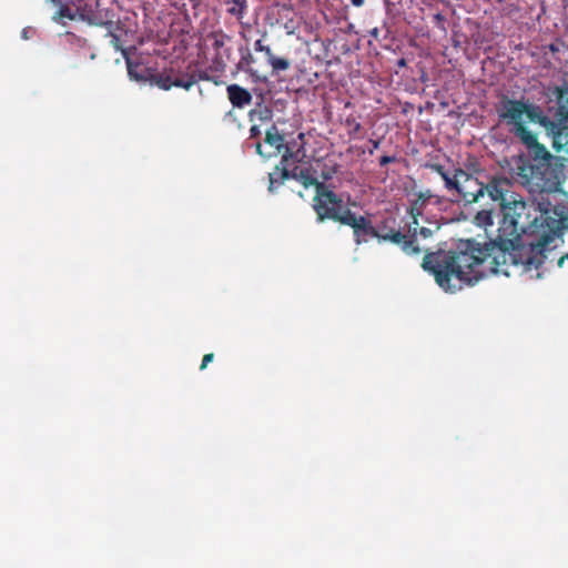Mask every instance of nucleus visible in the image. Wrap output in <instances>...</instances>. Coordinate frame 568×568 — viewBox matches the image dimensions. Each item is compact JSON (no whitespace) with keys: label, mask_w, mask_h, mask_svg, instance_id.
<instances>
[{"label":"nucleus","mask_w":568,"mask_h":568,"mask_svg":"<svg viewBox=\"0 0 568 568\" xmlns=\"http://www.w3.org/2000/svg\"><path fill=\"white\" fill-rule=\"evenodd\" d=\"M507 186L498 199L503 219L495 239L481 246L475 240L462 241L455 250L427 251L422 268L430 274L446 293H456L475 285L485 275L484 264L495 275L510 276L511 268L521 272L538 270L547 258L551 237L545 234L537 243H518L524 233L540 230L555 232L560 227L557 211L548 199L525 201Z\"/></svg>","instance_id":"f257e3e1"},{"label":"nucleus","mask_w":568,"mask_h":568,"mask_svg":"<svg viewBox=\"0 0 568 568\" xmlns=\"http://www.w3.org/2000/svg\"><path fill=\"white\" fill-rule=\"evenodd\" d=\"M558 91L560 105L556 113V120L547 116L539 105L524 99H511L505 94L501 95L496 111L499 121L509 126V131L518 139L531 132L527 128L529 122L544 126L552 139L554 150L556 152L565 150L568 160V105L561 104L562 89Z\"/></svg>","instance_id":"f03ea898"},{"label":"nucleus","mask_w":568,"mask_h":568,"mask_svg":"<svg viewBox=\"0 0 568 568\" xmlns=\"http://www.w3.org/2000/svg\"><path fill=\"white\" fill-rule=\"evenodd\" d=\"M318 142L312 132L300 133V144L295 155L283 154L281 162L274 171L268 173V191L274 192L290 178L302 185L298 195L303 200H311L312 207L320 221V165Z\"/></svg>","instance_id":"7ed1b4c3"},{"label":"nucleus","mask_w":568,"mask_h":568,"mask_svg":"<svg viewBox=\"0 0 568 568\" xmlns=\"http://www.w3.org/2000/svg\"><path fill=\"white\" fill-rule=\"evenodd\" d=\"M507 186H510V181L505 176L494 175L487 182H483L463 170L459 171L458 189L455 196H458L466 204L479 203L485 196L496 202L503 197L504 190Z\"/></svg>","instance_id":"20e7f679"},{"label":"nucleus","mask_w":568,"mask_h":568,"mask_svg":"<svg viewBox=\"0 0 568 568\" xmlns=\"http://www.w3.org/2000/svg\"><path fill=\"white\" fill-rule=\"evenodd\" d=\"M341 179L322 171V222L332 220L343 224L354 212L348 207L349 195L337 194Z\"/></svg>","instance_id":"39448f33"},{"label":"nucleus","mask_w":568,"mask_h":568,"mask_svg":"<svg viewBox=\"0 0 568 568\" xmlns=\"http://www.w3.org/2000/svg\"><path fill=\"white\" fill-rule=\"evenodd\" d=\"M375 232L376 239L398 245L406 255L414 256L423 252V248L416 244L417 227L408 225L407 231L403 232L395 227L394 219H386L376 227Z\"/></svg>","instance_id":"423d86ee"},{"label":"nucleus","mask_w":568,"mask_h":568,"mask_svg":"<svg viewBox=\"0 0 568 568\" xmlns=\"http://www.w3.org/2000/svg\"><path fill=\"white\" fill-rule=\"evenodd\" d=\"M560 156H556V161L540 163L539 165H531V173L534 179L537 181L536 185L540 189V192L551 193L559 190L561 184V175L565 169V162L567 154L562 150Z\"/></svg>","instance_id":"0eeeda50"},{"label":"nucleus","mask_w":568,"mask_h":568,"mask_svg":"<svg viewBox=\"0 0 568 568\" xmlns=\"http://www.w3.org/2000/svg\"><path fill=\"white\" fill-rule=\"evenodd\" d=\"M300 144V135L297 140L288 143L285 141L284 134H282L277 126L273 124L267 129L265 133L264 142L256 143V152L264 159H271L280 154H293L297 152Z\"/></svg>","instance_id":"6e6552de"},{"label":"nucleus","mask_w":568,"mask_h":568,"mask_svg":"<svg viewBox=\"0 0 568 568\" xmlns=\"http://www.w3.org/2000/svg\"><path fill=\"white\" fill-rule=\"evenodd\" d=\"M148 79L152 85H156L164 91L170 90L172 87L190 90L197 82L194 73H185L173 68L164 69L162 72L150 73Z\"/></svg>","instance_id":"1a4fd4ad"},{"label":"nucleus","mask_w":568,"mask_h":568,"mask_svg":"<svg viewBox=\"0 0 568 568\" xmlns=\"http://www.w3.org/2000/svg\"><path fill=\"white\" fill-rule=\"evenodd\" d=\"M78 19L91 26H111L108 22V13L99 10V0H70Z\"/></svg>","instance_id":"9d476101"},{"label":"nucleus","mask_w":568,"mask_h":568,"mask_svg":"<svg viewBox=\"0 0 568 568\" xmlns=\"http://www.w3.org/2000/svg\"><path fill=\"white\" fill-rule=\"evenodd\" d=\"M519 141L526 146L528 154L534 162L532 165L556 161V156H554L544 144L539 143L537 134L534 132L523 135L519 138Z\"/></svg>","instance_id":"9b49d317"},{"label":"nucleus","mask_w":568,"mask_h":568,"mask_svg":"<svg viewBox=\"0 0 568 568\" xmlns=\"http://www.w3.org/2000/svg\"><path fill=\"white\" fill-rule=\"evenodd\" d=\"M343 225L351 226L353 229L355 242L358 245L367 242L369 237H375L376 235V227L373 226L369 219L363 215L357 216L353 213L349 219L345 220Z\"/></svg>","instance_id":"f8f14e48"},{"label":"nucleus","mask_w":568,"mask_h":568,"mask_svg":"<svg viewBox=\"0 0 568 568\" xmlns=\"http://www.w3.org/2000/svg\"><path fill=\"white\" fill-rule=\"evenodd\" d=\"M298 79L307 83H313L320 77L318 57L307 54L298 64Z\"/></svg>","instance_id":"ddd939ff"},{"label":"nucleus","mask_w":568,"mask_h":568,"mask_svg":"<svg viewBox=\"0 0 568 568\" xmlns=\"http://www.w3.org/2000/svg\"><path fill=\"white\" fill-rule=\"evenodd\" d=\"M227 97L233 106L235 108H244L252 102V94L248 90L242 88L239 84H230L226 88Z\"/></svg>","instance_id":"4468645a"},{"label":"nucleus","mask_w":568,"mask_h":568,"mask_svg":"<svg viewBox=\"0 0 568 568\" xmlns=\"http://www.w3.org/2000/svg\"><path fill=\"white\" fill-rule=\"evenodd\" d=\"M432 196L433 194L430 193V191L419 192L417 194V197L414 201H412L410 206L408 209V213L412 216V222L409 223L412 227H417L418 216L423 214L424 207Z\"/></svg>","instance_id":"2eb2a0df"},{"label":"nucleus","mask_w":568,"mask_h":568,"mask_svg":"<svg viewBox=\"0 0 568 568\" xmlns=\"http://www.w3.org/2000/svg\"><path fill=\"white\" fill-rule=\"evenodd\" d=\"M325 74L329 79L332 88L337 87L344 80V67L339 59L325 63Z\"/></svg>","instance_id":"dca6fc26"},{"label":"nucleus","mask_w":568,"mask_h":568,"mask_svg":"<svg viewBox=\"0 0 568 568\" xmlns=\"http://www.w3.org/2000/svg\"><path fill=\"white\" fill-rule=\"evenodd\" d=\"M459 171H463V169L456 168L453 171L447 172L444 176H442L445 189L447 190L448 193H452L454 196L456 190L458 189Z\"/></svg>","instance_id":"f3484780"},{"label":"nucleus","mask_w":568,"mask_h":568,"mask_svg":"<svg viewBox=\"0 0 568 568\" xmlns=\"http://www.w3.org/2000/svg\"><path fill=\"white\" fill-rule=\"evenodd\" d=\"M229 6L227 13L235 17L241 21L247 11V0H230L226 2Z\"/></svg>","instance_id":"a211bd4d"},{"label":"nucleus","mask_w":568,"mask_h":568,"mask_svg":"<svg viewBox=\"0 0 568 568\" xmlns=\"http://www.w3.org/2000/svg\"><path fill=\"white\" fill-rule=\"evenodd\" d=\"M475 223L480 227L487 229V226H493V211L491 210H481L475 215Z\"/></svg>","instance_id":"6ab92c4d"},{"label":"nucleus","mask_w":568,"mask_h":568,"mask_svg":"<svg viewBox=\"0 0 568 568\" xmlns=\"http://www.w3.org/2000/svg\"><path fill=\"white\" fill-rule=\"evenodd\" d=\"M268 64L272 68V72L278 74L280 72H284L290 69L291 61L286 58L275 55Z\"/></svg>","instance_id":"aec40b11"},{"label":"nucleus","mask_w":568,"mask_h":568,"mask_svg":"<svg viewBox=\"0 0 568 568\" xmlns=\"http://www.w3.org/2000/svg\"><path fill=\"white\" fill-rule=\"evenodd\" d=\"M108 22L111 26H103V27L108 29L106 36L111 38V41H110L111 45L115 50H121V39H120V37L114 31V22L111 19H108Z\"/></svg>","instance_id":"412c9836"},{"label":"nucleus","mask_w":568,"mask_h":568,"mask_svg":"<svg viewBox=\"0 0 568 568\" xmlns=\"http://www.w3.org/2000/svg\"><path fill=\"white\" fill-rule=\"evenodd\" d=\"M68 19V20H75L78 19V16L75 13L74 10H72L70 8L69 4H61L58 12H57V17L54 19Z\"/></svg>","instance_id":"4be33fe9"},{"label":"nucleus","mask_w":568,"mask_h":568,"mask_svg":"<svg viewBox=\"0 0 568 568\" xmlns=\"http://www.w3.org/2000/svg\"><path fill=\"white\" fill-rule=\"evenodd\" d=\"M325 7L326 9H329V7H332L336 12V14L333 16V18H337L338 16L344 14L346 4L344 3L343 0H327Z\"/></svg>","instance_id":"5701e85b"},{"label":"nucleus","mask_w":568,"mask_h":568,"mask_svg":"<svg viewBox=\"0 0 568 568\" xmlns=\"http://www.w3.org/2000/svg\"><path fill=\"white\" fill-rule=\"evenodd\" d=\"M427 168L436 172L440 178L444 176L447 172H449L442 164L438 163L428 164Z\"/></svg>","instance_id":"b1692460"},{"label":"nucleus","mask_w":568,"mask_h":568,"mask_svg":"<svg viewBox=\"0 0 568 568\" xmlns=\"http://www.w3.org/2000/svg\"><path fill=\"white\" fill-rule=\"evenodd\" d=\"M417 235H420L424 239H427L432 235V230L427 229V227H424V226H420L417 224V232H416V236ZM416 244L418 245V243L416 242Z\"/></svg>","instance_id":"393cba45"},{"label":"nucleus","mask_w":568,"mask_h":568,"mask_svg":"<svg viewBox=\"0 0 568 568\" xmlns=\"http://www.w3.org/2000/svg\"><path fill=\"white\" fill-rule=\"evenodd\" d=\"M214 359V354L213 353H209V354H205L202 358V363L200 365V369L203 371L206 368V366L209 365V363H211L212 361Z\"/></svg>","instance_id":"a878e982"},{"label":"nucleus","mask_w":568,"mask_h":568,"mask_svg":"<svg viewBox=\"0 0 568 568\" xmlns=\"http://www.w3.org/2000/svg\"><path fill=\"white\" fill-rule=\"evenodd\" d=\"M395 161H396V158H395V156H390V155H383V156H381V159H379V165H381V166H385V165H387V164H389V163H393V162H395Z\"/></svg>","instance_id":"bb28decb"},{"label":"nucleus","mask_w":568,"mask_h":568,"mask_svg":"<svg viewBox=\"0 0 568 568\" xmlns=\"http://www.w3.org/2000/svg\"><path fill=\"white\" fill-rule=\"evenodd\" d=\"M261 135V129L258 125H252L250 129V138L256 139Z\"/></svg>","instance_id":"cd10ccee"},{"label":"nucleus","mask_w":568,"mask_h":568,"mask_svg":"<svg viewBox=\"0 0 568 568\" xmlns=\"http://www.w3.org/2000/svg\"><path fill=\"white\" fill-rule=\"evenodd\" d=\"M263 53L265 54L267 63H270L272 61V58L275 57V54L273 53L272 49L268 45L267 48H264Z\"/></svg>","instance_id":"c85d7f7f"},{"label":"nucleus","mask_w":568,"mask_h":568,"mask_svg":"<svg viewBox=\"0 0 568 568\" xmlns=\"http://www.w3.org/2000/svg\"><path fill=\"white\" fill-rule=\"evenodd\" d=\"M264 48H267V45H265L261 39L255 41V43H254L255 51L263 52Z\"/></svg>","instance_id":"c756f323"},{"label":"nucleus","mask_w":568,"mask_h":568,"mask_svg":"<svg viewBox=\"0 0 568 568\" xmlns=\"http://www.w3.org/2000/svg\"><path fill=\"white\" fill-rule=\"evenodd\" d=\"M369 36L372 38H374L375 40L379 41L381 38H379V29L378 28H373L372 30H369Z\"/></svg>","instance_id":"7c9ffc66"},{"label":"nucleus","mask_w":568,"mask_h":568,"mask_svg":"<svg viewBox=\"0 0 568 568\" xmlns=\"http://www.w3.org/2000/svg\"><path fill=\"white\" fill-rule=\"evenodd\" d=\"M566 261H568V253H567V254H565V255H562V256H560V257L558 258V261H557V265H558L559 267H562V265H564V263H565Z\"/></svg>","instance_id":"2f4dec72"},{"label":"nucleus","mask_w":568,"mask_h":568,"mask_svg":"<svg viewBox=\"0 0 568 568\" xmlns=\"http://www.w3.org/2000/svg\"><path fill=\"white\" fill-rule=\"evenodd\" d=\"M396 64L398 68H405L407 65L406 59H399Z\"/></svg>","instance_id":"473e14b6"},{"label":"nucleus","mask_w":568,"mask_h":568,"mask_svg":"<svg viewBox=\"0 0 568 568\" xmlns=\"http://www.w3.org/2000/svg\"><path fill=\"white\" fill-rule=\"evenodd\" d=\"M353 6L361 7L364 4V0H349Z\"/></svg>","instance_id":"72a5a7b5"},{"label":"nucleus","mask_w":568,"mask_h":568,"mask_svg":"<svg viewBox=\"0 0 568 568\" xmlns=\"http://www.w3.org/2000/svg\"><path fill=\"white\" fill-rule=\"evenodd\" d=\"M129 74H130L131 77H134L136 80H141V79H143L142 77H139V75H136V74H133V71H132V69H131L130 67H129Z\"/></svg>","instance_id":"f704fd0d"},{"label":"nucleus","mask_w":568,"mask_h":568,"mask_svg":"<svg viewBox=\"0 0 568 568\" xmlns=\"http://www.w3.org/2000/svg\"><path fill=\"white\" fill-rule=\"evenodd\" d=\"M361 130V124L358 122L354 123V131L357 132Z\"/></svg>","instance_id":"c9c22d12"},{"label":"nucleus","mask_w":568,"mask_h":568,"mask_svg":"<svg viewBox=\"0 0 568 568\" xmlns=\"http://www.w3.org/2000/svg\"><path fill=\"white\" fill-rule=\"evenodd\" d=\"M321 14H323L326 19H328V17L326 16L325 11H321Z\"/></svg>","instance_id":"e433bc0d"},{"label":"nucleus","mask_w":568,"mask_h":568,"mask_svg":"<svg viewBox=\"0 0 568 568\" xmlns=\"http://www.w3.org/2000/svg\"><path fill=\"white\" fill-rule=\"evenodd\" d=\"M373 146L377 148L378 146V142L373 143Z\"/></svg>","instance_id":"4c0bfd02"}]
</instances>
